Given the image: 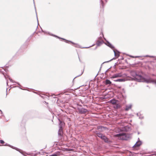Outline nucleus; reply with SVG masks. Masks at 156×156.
Instances as JSON below:
<instances>
[{
    "mask_svg": "<svg viewBox=\"0 0 156 156\" xmlns=\"http://www.w3.org/2000/svg\"><path fill=\"white\" fill-rule=\"evenodd\" d=\"M149 57H151V58H154V56H149Z\"/></svg>",
    "mask_w": 156,
    "mask_h": 156,
    "instance_id": "obj_35",
    "label": "nucleus"
},
{
    "mask_svg": "<svg viewBox=\"0 0 156 156\" xmlns=\"http://www.w3.org/2000/svg\"><path fill=\"white\" fill-rule=\"evenodd\" d=\"M78 110L80 113L81 114H84L88 112V110L83 108H78Z\"/></svg>",
    "mask_w": 156,
    "mask_h": 156,
    "instance_id": "obj_4",
    "label": "nucleus"
},
{
    "mask_svg": "<svg viewBox=\"0 0 156 156\" xmlns=\"http://www.w3.org/2000/svg\"><path fill=\"white\" fill-rule=\"evenodd\" d=\"M83 71H81V73H80V75H79L77 76L76 77H75L74 78H76L77 77H78V76H81V75L83 73Z\"/></svg>",
    "mask_w": 156,
    "mask_h": 156,
    "instance_id": "obj_27",
    "label": "nucleus"
},
{
    "mask_svg": "<svg viewBox=\"0 0 156 156\" xmlns=\"http://www.w3.org/2000/svg\"><path fill=\"white\" fill-rule=\"evenodd\" d=\"M110 103L112 104L113 105H115L116 104L117 102H118V101L116 100L115 99H112L109 101Z\"/></svg>",
    "mask_w": 156,
    "mask_h": 156,
    "instance_id": "obj_13",
    "label": "nucleus"
},
{
    "mask_svg": "<svg viewBox=\"0 0 156 156\" xmlns=\"http://www.w3.org/2000/svg\"><path fill=\"white\" fill-rule=\"evenodd\" d=\"M63 132V129L59 128L58 132V135L59 136H61L62 135Z\"/></svg>",
    "mask_w": 156,
    "mask_h": 156,
    "instance_id": "obj_17",
    "label": "nucleus"
},
{
    "mask_svg": "<svg viewBox=\"0 0 156 156\" xmlns=\"http://www.w3.org/2000/svg\"><path fill=\"white\" fill-rule=\"evenodd\" d=\"M104 136V135H103V134H102V135L100 136V137H99L101 139H102V138L103 137V136Z\"/></svg>",
    "mask_w": 156,
    "mask_h": 156,
    "instance_id": "obj_31",
    "label": "nucleus"
},
{
    "mask_svg": "<svg viewBox=\"0 0 156 156\" xmlns=\"http://www.w3.org/2000/svg\"><path fill=\"white\" fill-rule=\"evenodd\" d=\"M125 80L123 79H119L116 80H114V81L116 82H122L125 81Z\"/></svg>",
    "mask_w": 156,
    "mask_h": 156,
    "instance_id": "obj_20",
    "label": "nucleus"
},
{
    "mask_svg": "<svg viewBox=\"0 0 156 156\" xmlns=\"http://www.w3.org/2000/svg\"><path fill=\"white\" fill-rule=\"evenodd\" d=\"M66 149L67 151H71V150H72V149H68V148H66Z\"/></svg>",
    "mask_w": 156,
    "mask_h": 156,
    "instance_id": "obj_32",
    "label": "nucleus"
},
{
    "mask_svg": "<svg viewBox=\"0 0 156 156\" xmlns=\"http://www.w3.org/2000/svg\"><path fill=\"white\" fill-rule=\"evenodd\" d=\"M140 114H141L140 113H137L136 114L137 116L139 117V116L140 115Z\"/></svg>",
    "mask_w": 156,
    "mask_h": 156,
    "instance_id": "obj_30",
    "label": "nucleus"
},
{
    "mask_svg": "<svg viewBox=\"0 0 156 156\" xmlns=\"http://www.w3.org/2000/svg\"><path fill=\"white\" fill-rule=\"evenodd\" d=\"M42 32H43L45 34H48V35H50L52 36H54V37H57V38H58L64 40L66 41V43H68V42H70L71 43L73 44L74 45V46L75 47H79V45L75 43H74L72 41H67V40L65 39L64 38H61V37H58V36H56V35H54V34H51L49 32L45 31H44V30H42Z\"/></svg>",
    "mask_w": 156,
    "mask_h": 156,
    "instance_id": "obj_2",
    "label": "nucleus"
},
{
    "mask_svg": "<svg viewBox=\"0 0 156 156\" xmlns=\"http://www.w3.org/2000/svg\"><path fill=\"white\" fill-rule=\"evenodd\" d=\"M105 44H106L107 46L111 48L112 49H113L114 48V46H113L108 41H107V43H105Z\"/></svg>",
    "mask_w": 156,
    "mask_h": 156,
    "instance_id": "obj_15",
    "label": "nucleus"
},
{
    "mask_svg": "<svg viewBox=\"0 0 156 156\" xmlns=\"http://www.w3.org/2000/svg\"><path fill=\"white\" fill-rule=\"evenodd\" d=\"M107 128L103 126H97V129L100 132H102L107 129Z\"/></svg>",
    "mask_w": 156,
    "mask_h": 156,
    "instance_id": "obj_5",
    "label": "nucleus"
},
{
    "mask_svg": "<svg viewBox=\"0 0 156 156\" xmlns=\"http://www.w3.org/2000/svg\"><path fill=\"white\" fill-rule=\"evenodd\" d=\"M131 105H127L126 106V108L125 110L126 111H128L129 110V109L131 108Z\"/></svg>",
    "mask_w": 156,
    "mask_h": 156,
    "instance_id": "obj_22",
    "label": "nucleus"
},
{
    "mask_svg": "<svg viewBox=\"0 0 156 156\" xmlns=\"http://www.w3.org/2000/svg\"><path fill=\"white\" fill-rule=\"evenodd\" d=\"M95 133L97 135V136H98L99 137H100V136L102 135L103 134L100 133L98 132L97 131H96L95 132Z\"/></svg>",
    "mask_w": 156,
    "mask_h": 156,
    "instance_id": "obj_23",
    "label": "nucleus"
},
{
    "mask_svg": "<svg viewBox=\"0 0 156 156\" xmlns=\"http://www.w3.org/2000/svg\"><path fill=\"white\" fill-rule=\"evenodd\" d=\"M122 76V74L120 73H119L114 74L113 75L111 76V78L114 79L115 78L120 77Z\"/></svg>",
    "mask_w": 156,
    "mask_h": 156,
    "instance_id": "obj_9",
    "label": "nucleus"
},
{
    "mask_svg": "<svg viewBox=\"0 0 156 156\" xmlns=\"http://www.w3.org/2000/svg\"><path fill=\"white\" fill-rule=\"evenodd\" d=\"M118 136H119L121 138H122L123 140H127L129 138V135L126 134V133H120L116 135Z\"/></svg>",
    "mask_w": 156,
    "mask_h": 156,
    "instance_id": "obj_3",
    "label": "nucleus"
},
{
    "mask_svg": "<svg viewBox=\"0 0 156 156\" xmlns=\"http://www.w3.org/2000/svg\"><path fill=\"white\" fill-rule=\"evenodd\" d=\"M131 75L133 77L135 80L139 82H145L147 83H154L156 84V80H153L151 78L147 76L146 78L142 76L141 75L137 74L134 70L131 71L130 72Z\"/></svg>",
    "mask_w": 156,
    "mask_h": 156,
    "instance_id": "obj_1",
    "label": "nucleus"
},
{
    "mask_svg": "<svg viewBox=\"0 0 156 156\" xmlns=\"http://www.w3.org/2000/svg\"><path fill=\"white\" fill-rule=\"evenodd\" d=\"M79 61L80 62H81V60L80 59V58H79Z\"/></svg>",
    "mask_w": 156,
    "mask_h": 156,
    "instance_id": "obj_39",
    "label": "nucleus"
},
{
    "mask_svg": "<svg viewBox=\"0 0 156 156\" xmlns=\"http://www.w3.org/2000/svg\"><path fill=\"white\" fill-rule=\"evenodd\" d=\"M2 74L4 75L5 79H6V80L7 79H6V78L7 77V78H8L9 79V80L10 81V82H12V83H17L19 86H20V84L18 83H17V82H15L13 80H12L10 77L9 76H5L4 73H2Z\"/></svg>",
    "mask_w": 156,
    "mask_h": 156,
    "instance_id": "obj_10",
    "label": "nucleus"
},
{
    "mask_svg": "<svg viewBox=\"0 0 156 156\" xmlns=\"http://www.w3.org/2000/svg\"><path fill=\"white\" fill-rule=\"evenodd\" d=\"M0 72H1V70H0Z\"/></svg>",
    "mask_w": 156,
    "mask_h": 156,
    "instance_id": "obj_48",
    "label": "nucleus"
},
{
    "mask_svg": "<svg viewBox=\"0 0 156 156\" xmlns=\"http://www.w3.org/2000/svg\"><path fill=\"white\" fill-rule=\"evenodd\" d=\"M104 43V41L103 40H98L96 41V44L98 46H100L102 44Z\"/></svg>",
    "mask_w": 156,
    "mask_h": 156,
    "instance_id": "obj_12",
    "label": "nucleus"
},
{
    "mask_svg": "<svg viewBox=\"0 0 156 156\" xmlns=\"http://www.w3.org/2000/svg\"><path fill=\"white\" fill-rule=\"evenodd\" d=\"M101 140H104L105 142L108 144H109L111 142L110 140L105 135L103 136Z\"/></svg>",
    "mask_w": 156,
    "mask_h": 156,
    "instance_id": "obj_8",
    "label": "nucleus"
},
{
    "mask_svg": "<svg viewBox=\"0 0 156 156\" xmlns=\"http://www.w3.org/2000/svg\"><path fill=\"white\" fill-rule=\"evenodd\" d=\"M60 154V152L59 151H58L54 153L53 154L50 155L49 156H58Z\"/></svg>",
    "mask_w": 156,
    "mask_h": 156,
    "instance_id": "obj_16",
    "label": "nucleus"
},
{
    "mask_svg": "<svg viewBox=\"0 0 156 156\" xmlns=\"http://www.w3.org/2000/svg\"><path fill=\"white\" fill-rule=\"evenodd\" d=\"M104 37V35L103 34H102L101 36L98 37V40H103L102 37Z\"/></svg>",
    "mask_w": 156,
    "mask_h": 156,
    "instance_id": "obj_24",
    "label": "nucleus"
},
{
    "mask_svg": "<svg viewBox=\"0 0 156 156\" xmlns=\"http://www.w3.org/2000/svg\"><path fill=\"white\" fill-rule=\"evenodd\" d=\"M105 2H107L108 0H105Z\"/></svg>",
    "mask_w": 156,
    "mask_h": 156,
    "instance_id": "obj_42",
    "label": "nucleus"
},
{
    "mask_svg": "<svg viewBox=\"0 0 156 156\" xmlns=\"http://www.w3.org/2000/svg\"><path fill=\"white\" fill-rule=\"evenodd\" d=\"M104 83L105 85L110 84L112 83L108 79H106Z\"/></svg>",
    "mask_w": 156,
    "mask_h": 156,
    "instance_id": "obj_18",
    "label": "nucleus"
},
{
    "mask_svg": "<svg viewBox=\"0 0 156 156\" xmlns=\"http://www.w3.org/2000/svg\"><path fill=\"white\" fill-rule=\"evenodd\" d=\"M113 51L114 53L115 56L117 57H118L119 56V52L117 50H113Z\"/></svg>",
    "mask_w": 156,
    "mask_h": 156,
    "instance_id": "obj_14",
    "label": "nucleus"
},
{
    "mask_svg": "<svg viewBox=\"0 0 156 156\" xmlns=\"http://www.w3.org/2000/svg\"><path fill=\"white\" fill-rule=\"evenodd\" d=\"M33 34L32 35H31V36L30 37H32L33 36Z\"/></svg>",
    "mask_w": 156,
    "mask_h": 156,
    "instance_id": "obj_45",
    "label": "nucleus"
},
{
    "mask_svg": "<svg viewBox=\"0 0 156 156\" xmlns=\"http://www.w3.org/2000/svg\"><path fill=\"white\" fill-rule=\"evenodd\" d=\"M131 57H132V58H134V57L133 56H131Z\"/></svg>",
    "mask_w": 156,
    "mask_h": 156,
    "instance_id": "obj_41",
    "label": "nucleus"
},
{
    "mask_svg": "<svg viewBox=\"0 0 156 156\" xmlns=\"http://www.w3.org/2000/svg\"><path fill=\"white\" fill-rule=\"evenodd\" d=\"M144 118V116L142 115H141V114H140V115L139 117V119H142Z\"/></svg>",
    "mask_w": 156,
    "mask_h": 156,
    "instance_id": "obj_25",
    "label": "nucleus"
},
{
    "mask_svg": "<svg viewBox=\"0 0 156 156\" xmlns=\"http://www.w3.org/2000/svg\"><path fill=\"white\" fill-rule=\"evenodd\" d=\"M114 108L115 109H118L121 106L119 104H117V103L116 104H115L114 105Z\"/></svg>",
    "mask_w": 156,
    "mask_h": 156,
    "instance_id": "obj_21",
    "label": "nucleus"
},
{
    "mask_svg": "<svg viewBox=\"0 0 156 156\" xmlns=\"http://www.w3.org/2000/svg\"><path fill=\"white\" fill-rule=\"evenodd\" d=\"M36 13H37L36 11ZM36 16H37V20L38 24V18H37V14H36Z\"/></svg>",
    "mask_w": 156,
    "mask_h": 156,
    "instance_id": "obj_33",
    "label": "nucleus"
},
{
    "mask_svg": "<svg viewBox=\"0 0 156 156\" xmlns=\"http://www.w3.org/2000/svg\"><path fill=\"white\" fill-rule=\"evenodd\" d=\"M97 48V47H96L95 48V49H95H95Z\"/></svg>",
    "mask_w": 156,
    "mask_h": 156,
    "instance_id": "obj_44",
    "label": "nucleus"
},
{
    "mask_svg": "<svg viewBox=\"0 0 156 156\" xmlns=\"http://www.w3.org/2000/svg\"><path fill=\"white\" fill-rule=\"evenodd\" d=\"M142 143V142L139 140L137 141L136 144L133 146V147L134 148V147H139L141 145Z\"/></svg>",
    "mask_w": 156,
    "mask_h": 156,
    "instance_id": "obj_11",
    "label": "nucleus"
},
{
    "mask_svg": "<svg viewBox=\"0 0 156 156\" xmlns=\"http://www.w3.org/2000/svg\"><path fill=\"white\" fill-rule=\"evenodd\" d=\"M3 115L2 112L1 110H0V117Z\"/></svg>",
    "mask_w": 156,
    "mask_h": 156,
    "instance_id": "obj_29",
    "label": "nucleus"
},
{
    "mask_svg": "<svg viewBox=\"0 0 156 156\" xmlns=\"http://www.w3.org/2000/svg\"><path fill=\"white\" fill-rule=\"evenodd\" d=\"M113 59V58L112 59H111V60H109V61H106V62H103L102 64H101V66H102V64H104V63H107V62H109L110 61H111L112 60V59Z\"/></svg>",
    "mask_w": 156,
    "mask_h": 156,
    "instance_id": "obj_26",
    "label": "nucleus"
},
{
    "mask_svg": "<svg viewBox=\"0 0 156 156\" xmlns=\"http://www.w3.org/2000/svg\"><path fill=\"white\" fill-rule=\"evenodd\" d=\"M3 145H0V146H3Z\"/></svg>",
    "mask_w": 156,
    "mask_h": 156,
    "instance_id": "obj_47",
    "label": "nucleus"
},
{
    "mask_svg": "<svg viewBox=\"0 0 156 156\" xmlns=\"http://www.w3.org/2000/svg\"><path fill=\"white\" fill-rule=\"evenodd\" d=\"M58 120L59 122V128L63 129V127L65 126V123L64 122L61 121L59 119H58Z\"/></svg>",
    "mask_w": 156,
    "mask_h": 156,
    "instance_id": "obj_7",
    "label": "nucleus"
},
{
    "mask_svg": "<svg viewBox=\"0 0 156 156\" xmlns=\"http://www.w3.org/2000/svg\"><path fill=\"white\" fill-rule=\"evenodd\" d=\"M149 56H150V55H146L145 56H144V57H149Z\"/></svg>",
    "mask_w": 156,
    "mask_h": 156,
    "instance_id": "obj_34",
    "label": "nucleus"
},
{
    "mask_svg": "<svg viewBox=\"0 0 156 156\" xmlns=\"http://www.w3.org/2000/svg\"><path fill=\"white\" fill-rule=\"evenodd\" d=\"M0 143L1 144H3L4 143V141L2 140H0Z\"/></svg>",
    "mask_w": 156,
    "mask_h": 156,
    "instance_id": "obj_28",
    "label": "nucleus"
},
{
    "mask_svg": "<svg viewBox=\"0 0 156 156\" xmlns=\"http://www.w3.org/2000/svg\"><path fill=\"white\" fill-rule=\"evenodd\" d=\"M19 88H20V89H22L20 87H19Z\"/></svg>",
    "mask_w": 156,
    "mask_h": 156,
    "instance_id": "obj_43",
    "label": "nucleus"
},
{
    "mask_svg": "<svg viewBox=\"0 0 156 156\" xmlns=\"http://www.w3.org/2000/svg\"><path fill=\"white\" fill-rule=\"evenodd\" d=\"M127 128V127L126 126V127H124V128H125V130H126V131H127V130L126 129V128Z\"/></svg>",
    "mask_w": 156,
    "mask_h": 156,
    "instance_id": "obj_38",
    "label": "nucleus"
},
{
    "mask_svg": "<svg viewBox=\"0 0 156 156\" xmlns=\"http://www.w3.org/2000/svg\"><path fill=\"white\" fill-rule=\"evenodd\" d=\"M89 47H83V48H89Z\"/></svg>",
    "mask_w": 156,
    "mask_h": 156,
    "instance_id": "obj_37",
    "label": "nucleus"
},
{
    "mask_svg": "<svg viewBox=\"0 0 156 156\" xmlns=\"http://www.w3.org/2000/svg\"><path fill=\"white\" fill-rule=\"evenodd\" d=\"M4 146H8L10 147H11V148H12V149H14L16 150V151H19L20 153H22L20 152V150L19 149L16 147H14L12 146L10 144H9L7 143H6L4 145Z\"/></svg>",
    "mask_w": 156,
    "mask_h": 156,
    "instance_id": "obj_6",
    "label": "nucleus"
},
{
    "mask_svg": "<svg viewBox=\"0 0 156 156\" xmlns=\"http://www.w3.org/2000/svg\"><path fill=\"white\" fill-rule=\"evenodd\" d=\"M6 83H7V85H8V80H7Z\"/></svg>",
    "mask_w": 156,
    "mask_h": 156,
    "instance_id": "obj_40",
    "label": "nucleus"
},
{
    "mask_svg": "<svg viewBox=\"0 0 156 156\" xmlns=\"http://www.w3.org/2000/svg\"><path fill=\"white\" fill-rule=\"evenodd\" d=\"M100 4L101 7H102V8H104L105 7V4L102 0H100Z\"/></svg>",
    "mask_w": 156,
    "mask_h": 156,
    "instance_id": "obj_19",
    "label": "nucleus"
},
{
    "mask_svg": "<svg viewBox=\"0 0 156 156\" xmlns=\"http://www.w3.org/2000/svg\"><path fill=\"white\" fill-rule=\"evenodd\" d=\"M139 57H140L139 56H136L134 57V58H138Z\"/></svg>",
    "mask_w": 156,
    "mask_h": 156,
    "instance_id": "obj_36",
    "label": "nucleus"
},
{
    "mask_svg": "<svg viewBox=\"0 0 156 156\" xmlns=\"http://www.w3.org/2000/svg\"><path fill=\"white\" fill-rule=\"evenodd\" d=\"M108 69L107 70H106V72H107L108 71Z\"/></svg>",
    "mask_w": 156,
    "mask_h": 156,
    "instance_id": "obj_46",
    "label": "nucleus"
}]
</instances>
